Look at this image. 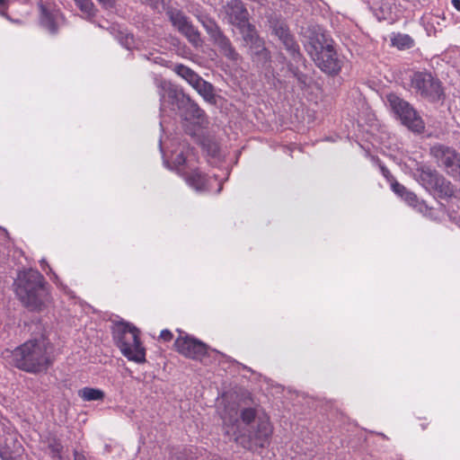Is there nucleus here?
Listing matches in <instances>:
<instances>
[{
	"label": "nucleus",
	"instance_id": "nucleus-21",
	"mask_svg": "<svg viewBox=\"0 0 460 460\" xmlns=\"http://www.w3.org/2000/svg\"><path fill=\"white\" fill-rule=\"evenodd\" d=\"M237 28L240 30L243 41L247 46L261 40V38L258 36L255 27L252 25L249 21L244 22L243 25L238 26Z\"/></svg>",
	"mask_w": 460,
	"mask_h": 460
},
{
	"label": "nucleus",
	"instance_id": "nucleus-24",
	"mask_svg": "<svg viewBox=\"0 0 460 460\" xmlns=\"http://www.w3.org/2000/svg\"><path fill=\"white\" fill-rule=\"evenodd\" d=\"M80 397L84 401H98L104 397V394L100 389L84 387L79 391Z\"/></svg>",
	"mask_w": 460,
	"mask_h": 460
},
{
	"label": "nucleus",
	"instance_id": "nucleus-9",
	"mask_svg": "<svg viewBox=\"0 0 460 460\" xmlns=\"http://www.w3.org/2000/svg\"><path fill=\"white\" fill-rule=\"evenodd\" d=\"M175 163L183 165L181 171L189 186L199 190L201 186L199 173V152L194 148H188L184 153L175 158Z\"/></svg>",
	"mask_w": 460,
	"mask_h": 460
},
{
	"label": "nucleus",
	"instance_id": "nucleus-25",
	"mask_svg": "<svg viewBox=\"0 0 460 460\" xmlns=\"http://www.w3.org/2000/svg\"><path fill=\"white\" fill-rule=\"evenodd\" d=\"M392 43L399 49H405L412 47L413 40L407 34H397L392 39Z\"/></svg>",
	"mask_w": 460,
	"mask_h": 460
},
{
	"label": "nucleus",
	"instance_id": "nucleus-31",
	"mask_svg": "<svg viewBox=\"0 0 460 460\" xmlns=\"http://www.w3.org/2000/svg\"><path fill=\"white\" fill-rule=\"evenodd\" d=\"M50 448L52 450V453H53V456H58L59 457V453L62 449V447L60 444H55V445H51L50 446Z\"/></svg>",
	"mask_w": 460,
	"mask_h": 460
},
{
	"label": "nucleus",
	"instance_id": "nucleus-19",
	"mask_svg": "<svg viewBox=\"0 0 460 460\" xmlns=\"http://www.w3.org/2000/svg\"><path fill=\"white\" fill-rule=\"evenodd\" d=\"M248 47L251 50V54L253 56V58L257 62L264 63L268 61L270 58L269 52L266 49L264 46V41L261 39L257 40L256 42L252 43Z\"/></svg>",
	"mask_w": 460,
	"mask_h": 460
},
{
	"label": "nucleus",
	"instance_id": "nucleus-36",
	"mask_svg": "<svg viewBox=\"0 0 460 460\" xmlns=\"http://www.w3.org/2000/svg\"><path fill=\"white\" fill-rule=\"evenodd\" d=\"M40 266L43 270L45 267H49L47 261L44 259L40 261Z\"/></svg>",
	"mask_w": 460,
	"mask_h": 460
},
{
	"label": "nucleus",
	"instance_id": "nucleus-37",
	"mask_svg": "<svg viewBox=\"0 0 460 460\" xmlns=\"http://www.w3.org/2000/svg\"><path fill=\"white\" fill-rule=\"evenodd\" d=\"M221 190V183H218V189H217V191H220Z\"/></svg>",
	"mask_w": 460,
	"mask_h": 460
},
{
	"label": "nucleus",
	"instance_id": "nucleus-12",
	"mask_svg": "<svg viewBox=\"0 0 460 460\" xmlns=\"http://www.w3.org/2000/svg\"><path fill=\"white\" fill-rule=\"evenodd\" d=\"M168 14L172 25L185 35L190 42L197 44L199 38V31L193 28L187 17L178 10H170Z\"/></svg>",
	"mask_w": 460,
	"mask_h": 460
},
{
	"label": "nucleus",
	"instance_id": "nucleus-39",
	"mask_svg": "<svg viewBox=\"0 0 460 460\" xmlns=\"http://www.w3.org/2000/svg\"><path fill=\"white\" fill-rule=\"evenodd\" d=\"M202 188H203V190H205V184H204V183H203V185H202Z\"/></svg>",
	"mask_w": 460,
	"mask_h": 460
},
{
	"label": "nucleus",
	"instance_id": "nucleus-7",
	"mask_svg": "<svg viewBox=\"0 0 460 460\" xmlns=\"http://www.w3.org/2000/svg\"><path fill=\"white\" fill-rule=\"evenodd\" d=\"M113 337L123 356L141 364L146 362V349L139 340V331L128 323H116Z\"/></svg>",
	"mask_w": 460,
	"mask_h": 460
},
{
	"label": "nucleus",
	"instance_id": "nucleus-33",
	"mask_svg": "<svg viewBox=\"0 0 460 460\" xmlns=\"http://www.w3.org/2000/svg\"><path fill=\"white\" fill-rule=\"evenodd\" d=\"M452 5L460 12V0H451Z\"/></svg>",
	"mask_w": 460,
	"mask_h": 460
},
{
	"label": "nucleus",
	"instance_id": "nucleus-11",
	"mask_svg": "<svg viewBox=\"0 0 460 460\" xmlns=\"http://www.w3.org/2000/svg\"><path fill=\"white\" fill-rule=\"evenodd\" d=\"M430 153L448 174L460 181V155L456 150L438 145L431 147Z\"/></svg>",
	"mask_w": 460,
	"mask_h": 460
},
{
	"label": "nucleus",
	"instance_id": "nucleus-26",
	"mask_svg": "<svg viewBox=\"0 0 460 460\" xmlns=\"http://www.w3.org/2000/svg\"><path fill=\"white\" fill-rule=\"evenodd\" d=\"M367 4L370 11L378 21L385 19L386 12L381 4L380 0H372V2L368 1Z\"/></svg>",
	"mask_w": 460,
	"mask_h": 460
},
{
	"label": "nucleus",
	"instance_id": "nucleus-4",
	"mask_svg": "<svg viewBox=\"0 0 460 460\" xmlns=\"http://www.w3.org/2000/svg\"><path fill=\"white\" fill-rule=\"evenodd\" d=\"M51 348L44 339L31 340L13 351L14 365L24 371L37 373L51 364Z\"/></svg>",
	"mask_w": 460,
	"mask_h": 460
},
{
	"label": "nucleus",
	"instance_id": "nucleus-2",
	"mask_svg": "<svg viewBox=\"0 0 460 460\" xmlns=\"http://www.w3.org/2000/svg\"><path fill=\"white\" fill-rule=\"evenodd\" d=\"M14 291L24 306L33 311L42 310L49 301L43 276L35 270L20 271L14 280Z\"/></svg>",
	"mask_w": 460,
	"mask_h": 460
},
{
	"label": "nucleus",
	"instance_id": "nucleus-20",
	"mask_svg": "<svg viewBox=\"0 0 460 460\" xmlns=\"http://www.w3.org/2000/svg\"><path fill=\"white\" fill-rule=\"evenodd\" d=\"M248 47L251 50V54L253 56V58L257 62L264 63L268 61L270 58L269 52L266 49L264 46V41L261 39L257 40L256 42L252 43Z\"/></svg>",
	"mask_w": 460,
	"mask_h": 460
},
{
	"label": "nucleus",
	"instance_id": "nucleus-18",
	"mask_svg": "<svg viewBox=\"0 0 460 460\" xmlns=\"http://www.w3.org/2000/svg\"><path fill=\"white\" fill-rule=\"evenodd\" d=\"M177 74L184 78L199 94H201V85L199 76L195 74L190 68L185 66H177L175 68Z\"/></svg>",
	"mask_w": 460,
	"mask_h": 460
},
{
	"label": "nucleus",
	"instance_id": "nucleus-34",
	"mask_svg": "<svg viewBox=\"0 0 460 460\" xmlns=\"http://www.w3.org/2000/svg\"><path fill=\"white\" fill-rule=\"evenodd\" d=\"M159 3L164 6V0H155L153 3L155 8H159Z\"/></svg>",
	"mask_w": 460,
	"mask_h": 460
},
{
	"label": "nucleus",
	"instance_id": "nucleus-6",
	"mask_svg": "<svg viewBox=\"0 0 460 460\" xmlns=\"http://www.w3.org/2000/svg\"><path fill=\"white\" fill-rule=\"evenodd\" d=\"M113 337L123 356L141 364L146 362V349L139 340V331L128 323H116Z\"/></svg>",
	"mask_w": 460,
	"mask_h": 460
},
{
	"label": "nucleus",
	"instance_id": "nucleus-16",
	"mask_svg": "<svg viewBox=\"0 0 460 460\" xmlns=\"http://www.w3.org/2000/svg\"><path fill=\"white\" fill-rule=\"evenodd\" d=\"M206 29L208 32L212 33V36L215 39V42L218 46L222 54L226 56L228 59L236 61L239 58V55L231 46L229 40L223 36L221 32L217 30V28L213 30L212 27L206 26Z\"/></svg>",
	"mask_w": 460,
	"mask_h": 460
},
{
	"label": "nucleus",
	"instance_id": "nucleus-3",
	"mask_svg": "<svg viewBox=\"0 0 460 460\" xmlns=\"http://www.w3.org/2000/svg\"><path fill=\"white\" fill-rule=\"evenodd\" d=\"M161 90L160 98L162 106H164L165 102H170L172 105V109L177 108L182 110L187 107L190 108V114H184L183 127L185 132L193 137L198 145H200L201 123L199 106L192 103L182 90L169 82L163 81L161 83Z\"/></svg>",
	"mask_w": 460,
	"mask_h": 460
},
{
	"label": "nucleus",
	"instance_id": "nucleus-22",
	"mask_svg": "<svg viewBox=\"0 0 460 460\" xmlns=\"http://www.w3.org/2000/svg\"><path fill=\"white\" fill-rule=\"evenodd\" d=\"M77 8L81 11L82 16L91 19L95 15V8L92 0H74Z\"/></svg>",
	"mask_w": 460,
	"mask_h": 460
},
{
	"label": "nucleus",
	"instance_id": "nucleus-13",
	"mask_svg": "<svg viewBox=\"0 0 460 460\" xmlns=\"http://www.w3.org/2000/svg\"><path fill=\"white\" fill-rule=\"evenodd\" d=\"M180 333L174 343L176 350L186 358H198L201 353V341L186 333Z\"/></svg>",
	"mask_w": 460,
	"mask_h": 460
},
{
	"label": "nucleus",
	"instance_id": "nucleus-8",
	"mask_svg": "<svg viewBox=\"0 0 460 460\" xmlns=\"http://www.w3.org/2000/svg\"><path fill=\"white\" fill-rule=\"evenodd\" d=\"M386 103L401 122L412 131L420 132L424 128L421 118L409 102L395 93L386 95Z\"/></svg>",
	"mask_w": 460,
	"mask_h": 460
},
{
	"label": "nucleus",
	"instance_id": "nucleus-35",
	"mask_svg": "<svg viewBox=\"0 0 460 460\" xmlns=\"http://www.w3.org/2000/svg\"><path fill=\"white\" fill-rule=\"evenodd\" d=\"M202 348H203V363L205 362V357L206 355L208 354V347L205 343H203L202 345Z\"/></svg>",
	"mask_w": 460,
	"mask_h": 460
},
{
	"label": "nucleus",
	"instance_id": "nucleus-23",
	"mask_svg": "<svg viewBox=\"0 0 460 460\" xmlns=\"http://www.w3.org/2000/svg\"><path fill=\"white\" fill-rule=\"evenodd\" d=\"M40 7V23L50 32L56 31L53 14L42 4Z\"/></svg>",
	"mask_w": 460,
	"mask_h": 460
},
{
	"label": "nucleus",
	"instance_id": "nucleus-1",
	"mask_svg": "<svg viewBox=\"0 0 460 460\" xmlns=\"http://www.w3.org/2000/svg\"><path fill=\"white\" fill-rule=\"evenodd\" d=\"M222 420L229 439L250 450L266 447L273 432L269 415L259 406L243 407L240 412L234 407H227Z\"/></svg>",
	"mask_w": 460,
	"mask_h": 460
},
{
	"label": "nucleus",
	"instance_id": "nucleus-5",
	"mask_svg": "<svg viewBox=\"0 0 460 460\" xmlns=\"http://www.w3.org/2000/svg\"><path fill=\"white\" fill-rule=\"evenodd\" d=\"M306 49L315 65L324 73L335 75L341 71L343 60L334 49L332 41L323 35L311 39Z\"/></svg>",
	"mask_w": 460,
	"mask_h": 460
},
{
	"label": "nucleus",
	"instance_id": "nucleus-15",
	"mask_svg": "<svg viewBox=\"0 0 460 460\" xmlns=\"http://www.w3.org/2000/svg\"><path fill=\"white\" fill-rule=\"evenodd\" d=\"M270 27L272 28L273 33L282 41L286 49L292 53H296L297 45L290 35L286 23L282 21H270Z\"/></svg>",
	"mask_w": 460,
	"mask_h": 460
},
{
	"label": "nucleus",
	"instance_id": "nucleus-27",
	"mask_svg": "<svg viewBox=\"0 0 460 460\" xmlns=\"http://www.w3.org/2000/svg\"><path fill=\"white\" fill-rule=\"evenodd\" d=\"M203 100L215 102V95L213 93V86L203 80Z\"/></svg>",
	"mask_w": 460,
	"mask_h": 460
},
{
	"label": "nucleus",
	"instance_id": "nucleus-38",
	"mask_svg": "<svg viewBox=\"0 0 460 460\" xmlns=\"http://www.w3.org/2000/svg\"><path fill=\"white\" fill-rule=\"evenodd\" d=\"M6 0H0V4H4Z\"/></svg>",
	"mask_w": 460,
	"mask_h": 460
},
{
	"label": "nucleus",
	"instance_id": "nucleus-14",
	"mask_svg": "<svg viewBox=\"0 0 460 460\" xmlns=\"http://www.w3.org/2000/svg\"><path fill=\"white\" fill-rule=\"evenodd\" d=\"M226 15L228 22L238 27L248 22L249 13L243 4L240 0H232L225 7Z\"/></svg>",
	"mask_w": 460,
	"mask_h": 460
},
{
	"label": "nucleus",
	"instance_id": "nucleus-10",
	"mask_svg": "<svg viewBox=\"0 0 460 460\" xmlns=\"http://www.w3.org/2000/svg\"><path fill=\"white\" fill-rule=\"evenodd\" d=\"M411 86L422 97L430 101L439 100L443 93L440 82L428 72L414 73Z\"/></svg>",
	"mask_w": 460,
	"mask_h": 460
},
{
	"label": "nucleus",
	"instance_id": "nucleus-29",
	"mask_svg": "<svg viewBox=\"0 0 460 460\" xmlns=\"http://www.w3.org/2000/svg\"><path fill=\"white\" fill-rule=\"evenodd\" d=\"M172 333L167 329L163 330L160 333V339L164 341H170L172 339Z\"/></svg>",
	"mask_w": 460,
	"mask_h": 460
},
{
	"label": "nucleus",
	"instance_id": "nucleus-32",
	"mask_svg": "<svg viewBox=\"0 0 460 460\" xmlns=\"http://www.w3.org/2000/svg\"><path fill=\"white\" fill-rule=\"evenodd\" d=\"M103 6L105 7H111L116 0H98Z\"/></svg>",
	"mask_w": 460,
	"mask_h": 460
},
{
	"label": "nucleus",
	"instance_id": "nucleus-30",
	"mask_svg": "<svg viewBox=\"0 0 460 460\" xmlns=\"http://www.w3.org/2000/svg\"><path fill=\"white\" fill-rule=\"evenodd\" d=\"M380 170L384 177H385L390 182L394 181L387 168H385L383 165H380Z\"/></svg>",
	"mask_w": 460,
	"mask_h": 460
},
{
	"label": "nucleus",
	"instance_id": "nucleus-28",
	"mask_svg": "<svg viewBox=\"0 0 460 460\" xmlns=\"http://www.w3.org/2000/svg\"><path fill=\"white\" fill-rule=\"evenodd\" d=\"M207 153L212 158L220 159V150L217 143L208 144L207 146Z\"/></svg>",
	"mask_w": 460,
	"mask_h": 460
},
{
	"label": "nucleus",
	"instance_id": "nucleus-17",
	"mask_svg": "<svg viewBox=\"0 0 460 460\" xmlns=\"http://www.w3.org/2000/svg\"><path fill=\"white\" fill-rule=\"evenodd\" d=\"M391 189L400 198H402L408 205L416 208L419 204L417 196L409 191L403 185L400 184L398 181H391Z\"/></svg>",
	"mask_w": 460,
	"mask_h": 460
}]
</instances>
